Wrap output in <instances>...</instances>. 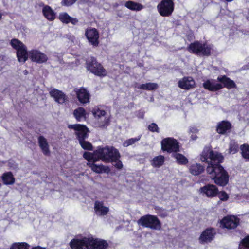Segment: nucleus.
Returning a JSON list of instances; mask_svg holds the SVG:
<instances>
[{
  "label": "nucleus",
  "instance_id": "nucleus-49",
  "mask_svg": "<svg viewBox=\"0 0 249 249\" xmlns=\"http://www.w3.org/2000/svg\"><path fill=\"white\" fill-rule=\"evenodd\" d=\"M224 1L226 2H231L233 1L234 0H223Z\"/></svg>",
  "mask_w": 249,
  "mask_h": 249
},
{
  "label": "nucleus",
  "instance_id": "nucleus-12",
  "mask_svg": "<svg viewBox=\"0 0 249 249\" xmlns=\"http://www.w3.org/2000/svg\"><path fill=\"white\" fill-rule=\"evenodd\" d=\"M220 223L223 228L234 229L239 225L240 219L236 216L230 215L224 216Z\"/></svg>",
  "mask_w": 249,
  "mask_h": 249
},
{
  "label": "nucleus",
  "instance_id": "nucleus-31",
  "mask_svg": "<svg viewBox=\"0 0 249 249\" xmlns=\"http://www.w3.org/2000/svg\"><path fill=\"white\" fill-rule=\"evenodd\" d=\"M164 156L159 155L155 156L150 160V164L154 168H159L164 164Z\"/></svg>",
  "mask_w": 249,
  "mask_h": 249
},
{
  "label": "nucleus",
  "instance_id": "nucleus-16",
  "mask_svg": "<svg viewBox=\"0 0 249 249\" xmlns=\"http://www.w3.org/2000/svg\"><path fill=\"white\" fill-rule=\"evenodd\" d=\"M85 152L84 153L83 156L84 158L88 161V163H87V165L91 169L93 172L98 174L103 173L108 174L110 172V168L108 166L104 165L102 164H95V162H97L98 161H94V160L93 159H88L85 156Z\"/></svg>",
  "mask_w": 249,
  "mask_h": 249
},
{
  "label": "nucleus",
  "instance_id": "nucleus-34",
  "mask_svg": "<svg viewBox=\"0 0 249 249\" xmlns=\"http://www.w3.org/2000/svg\"><path fill=\"white\" fill-rule=\"evenodd\" d=\"M73 115L77 121L80 122L86 117V111L83 107H78L73 111Z\"/></svg>",
  "mask_w": 249,
  "mask_h": 249
},
{
  "label": "nucleus",
  "instance_id": "nucleus-40",
  "mask_svg": "<svg viewBox=\"0 0 249 249\" xmlns=\"http://www.w3.org/2000/svg\"><path fill=\"white\" fill-rule=\"evenodd\" d=\"M239 150V145L237 143V142L235 141L231 142L229 148V152L231 154H235Z\"/></svg>",
  "mask_w": 249,
  "mask_h": 249
},
{
  "label": "nucleus",
  "instance_id": "nucleus-23",
  "mask_svg": "<svg viewBox=\"0 0 249 249\" xmlns=\"http://www.w3.org/2000/svg\"><path fill=\"white\" fill-rule=\"evenodd\" d=\"M40 6H43L42 14L44 17L49 21H53L56 18V13L49 5H44V3L41 2L39 4Z\"/></svg>",
  "mask_w": 249,
  "mask_h": 249
},
{
  "label": "nucleus",
  "instance_id": "nucleus-20",
  "mask_svg": "<svg viewBox=\"0 0 249 249\" xmlns=\"http://www.w3.org/2000/svg\"><path fill=\"white\" fill-rule=\"evenodd\" d=\"M90 249H106L108 246L107 241L90 237Z\"/></svg>",
  "mask_w": 249,
  "mask_h": 249
},
{
  "label": "nucleus",
  "instance_id": "nucleus-48",
  "mask_svg": "<svg viewBox=\"0 0 249 249\" xmlns=\"http://www.w3.org/2000/svg\"><path fill=\"white\" fill-rule=\"evenodd\" d=\"M247 19L249 20V8L248 9V14L247 16Z\"/></svg>",
  "mask_w": 249,
  "mask_h": 249
},
{
  "label": "nucleus",
  "instance_id": "nucleus-33",
  "mask_svg": "<svg viewBox=\"0 0 249 249\" xmlns=\"http://www.w3.org/2000/svg\"><path fill=\"white\" fill-rule=\"evenodd\" d=\"M172 156L176 159L177 163L179 165H185L188 163V159L181 153H175Z\"/></svg>",
  "mask_w": 249,
  "mask_h": 249
},
{
  "label": "nucleus",
  "instance_id": "nucleus-43",
  "mask_svg": "<svg viewBox=\"0 0 249 249\" xmlns=\"http://www.w3.org/2000/svg\"><path fill=\"white\" fill-rule=\"evenodd\" d=\"M148 129L152 132H160V129L158 125L155 123H152L148 126Z\"/></svg>",
  "mask_w": 249,
  "mask_h": 249
},
{
  "label": "nucleus",
  "instance_id": "nucleus-13",
  "mask_svg": "<svg viewBox=\"0 0 249 249\" xmlns=\"http://www.w3.org/2000/svg\"><path fill=\"white\" fill-rule=\"evenodd\" d=\"M69 245L71 249H90V237L73 238L70 241Z\"/></svg>",
  "mask_w": 249,
  "mask_h": 249
},
{
  "label": "nucleus",
  "instance_id": "nucleus-26",
  "mask_svg": "<svg viewBox=\"0 0 249 249\" xmlns=\"http://www.w3.org/2000/svg\"><path fill=\"white\" fill-rule=\"evenodd\" d=\"M205 167L200 163H194L191 164L189 167V171L194 176H199L204 172Z\"/></svg>",
  "mask_w": 249,
  "mask_h": 249
},
{
  "label": "nucleus",
  "instance_id": "nucleus-18",
  "mask_svg": "<svg viewBox=\"0 0 249 249\" xmlns=\"http://www.w3.org/2000/svg\"><path fill=\"white\" fill-rule=\"evenodd\" d=\"M178 87L183 89L189 90L195 86V81L192 77H184L178 82Z\"/></svg>",
  "mask_w": 249,
  "mask_h": 249
},
{
  "label": "nucleus",
  "instance_id": "nucleus-27",
  "mask_svg": "<svg viewBox=\"0 0 249 249\" xmlns=\"http://www.w3.org/2000/svg\"><path fill=\"white\" fill-rule=\"evenodd\" d=\"M94 210L96 213L99 215H106L109 212V208L104 206L103 201L97 200L94 203Z\"/></svg>",
  "mask_w": 249,
  "mask_h": 249
},
{
  "label": "nucleus",
  "instance_id": "nucleus-46",
  "mask_svg": "<svg viewBox=\"0 0 249 249\" xmlns=\"http://www.w3.org/2000/svg\"><path fill=\"white\" fill-rule=\"evenodd\" d=\"M197 138V136L196 135H192L191 136V139L193 140H196Z\"/></svg>",
  "mask_w": 249,
  "mask_h": 249
},
{
  "label": "nucleus",
  "instance_id": "nucleus-11",
  "mask_svg": "<svg viewBox=\"0 0 249 249\" xmlns=\"http://www.w3.org/2000/svg\"><path fill=\"white\" fill-rule=\"evenodd\" d=\"M85 36L89 43L93 47L99 46L100 40V35L98 30L95 28L89 27L85 32Z\"/></svg>",
  "mask_w": 249,
  "mask_h": 249
},
{
  "label": "nucleus",
  "instance_id": "nucleus-17",
  "mask_svg": "<svg viewBox=\"0 0 249 249\" xmlns=\"http://www.w3.org/2000/svg\"><path fill=\"white\" fill-rule=\"evenodd\" d=\"M216 234V231L214 228H206L202 231L198 238L199 243L204 244L211 243L214 239Z\"/></svg>",
  "mask_w": 249,
  "mask_h": 249
},
{
  "label": "nucleus",
  "instance_id": "nucleus-38",
  "mask_svg": "<svg viewBox=\"0 0 249 249\" xmlns=\"http://www.w3.org/2000/svg\"><path fill=\"white\" fill-rule=\"evenodd\" d=\"M79 143L81 147L85 150L92 151L93 149V146L91 143L86 141V139L79 141Z\"/></svg>",
  "mask_w": 249,
  "mask_h": 249
},
{
  "label": "nucleus",
  "instance_id": "nucleus-8",
  "mask_svg": "<svg viewBox=\"0 0 249 249\" xmlns=\"http://www.w3.org/2000/svg\"><path fill=\"white\" fill-rule=\"evenodd\" d=\"M175 9V3L173 0H162L157 5V10L162 17H169L172 15Z\"/></svg>",
  "mask_w": 249,
  "mask_h": 249
},
{
  "label": "nucleus",
  "instance_id": "nucleus-32",
  "mask_svg": "<svg viewBox=\"0 0 249 249\" xmlns=\"http://www.w3.org/2000/svg\"><path fill=\"white\" fill-rule=\"evenodd\" d=\"M124 6L129 10L136 11H141L144 8L142 4L131 0L126 1Z\"/></svg>",
  "mask_w": 249,
  "mask_h": 249
},
{
  "label": "nucleus",
  "instance_id": "nucleus-9",
  "mask_svg": "<svg viewBox=\"0 0 249 249\" xmlns=\"http://www.w3.org/2000/svg\"><path fill=\"white\" fill-rule=\"evenodd\" d=\"M68 127L74 130V134L78 142L89 137V130L86 125L80 124H69Z\"/></svg>",
  "mask_w": 249,
  "mask_h": 249
},
{
  "label": "nucleus",
  "instance_id": "nucleus-30",
  "mask_svg": "<svg viewBox=\"0 0 249 249\" xmlns=\"http://www.w3.org/2000/svg\"><path fill=\"white\" fill-rule=\"evenodd\" d=\"M1 179L3 183L6 185H13L15 182V178L11 171L4 172Z\"/></svg>",
  "mask_w": 249,
  "mask_h": 249
},
{
  "label": "nucleus",
  "instance_id": "nucleus-41",
  "mask_svg": "<svg viewBox=\"0 0 249 249\" xmlns=\"http://www.w3.org/2000/svg\"><path fill=\"white\" fill-rule=\"evenodd\" d=\"M141 139V136H139L136 138H132L128 139L125 141L123 143V145L124 147H128L130 145H131L134 143H135L139 141Z\"/></svg>",
  "mask_w": 249,
  "mask_h": 249
},
{
  "label": "nucleus",
  "instance_id": "nucleus-5",
  "mask_svg": "<svg viewBox=\"0 0 249 249\" xmlns=\"http://www.w3.org/2000/svg\"><path fill=\"white\" fill-rule=\"evenodd\" d=\"M139 225L152 230H160L162 224L156 215L146 214L140 217L137 221Z\"/></svg>",
  "mask_w": 249,
  "mask_h": 249
},
{
  "label": "nucleus",
  "instance_id": "nucleus-2",
  "mask_svg": "<svg viewBox=\"0 0 249 249\" xmlns=\"http://www.w3.org/2000/svg\"><path fill=\"white\" fill-rule=\"evenodd\" d=\"M85 155L88 159H93L94 161L101 160L105 163L115 162L114 166L118 170H121L123 167V163L120 160V153L113 146H98L92 153L86 151Z\"/></svg>",
  "mask_w": 249,
  "mask_h": 249
},
{
  "label": "nucleus",
  "instance_id": "nucleus-28",
  "mask_svg": "<svg viewBox=\"0 0 249 249\" xmlns=\"http://www.w3.org/2000/svg\"><path fill=\"white\" fill-rule=\"evenodd\" d=\"M203 88L210 91H216L223 88L222 84L220 83H215L211 82L210 80H207L203 83Z\"/></svg>",
  "mask_w": 249,
  "mask_h": 249
},
{
  "label": "nucleus",
  "instance_id": "nucleus-50",
  "mask_svg": "<svg viewBox=\"0 0 249 249\" xmlns=\"http://www.w3.org/2000/svg\"><path fill=\"white\" fill-rule=\"evenodd\" d=\"M2 13L0 12V20H1L2 19Z\"/></svg>",
  "mask_w": 249,
  "mask_h": 249
},
{
  "label": "nucleus",
  "instance_id": "nucleus-45",
  "mask_svg": "<svg viewBox=\"0 0 249 249\" xmlns=\"http://www.w3.org/2000/svg\"><path fill=\"white\" fill-rule=\"evenodd\" d=\"M186 37L187 40L189 41H192L193 39H194V36L192 33L187 35Z\"/></svg>",
  "mask_w": 249,
  "mask_h": 249
},
{
  "label": "nucleus",
  "instance_id": "nucleus-44",
  "mask_svg": "<svg viewBox=\"0 0 249 249\" xmlns=\"http://www.w3.org/2000/svg\"><path fill=\"white\" fill-rule=\"evenodd\" d=\"M190 132L193 133H197L198 132V129L196 126L191 127Z\"/></svg>",
  "mask_w": 249,
  "mask_h": 249
},
{
  "label": "nucleus",
  "instance_id": "nucleus-10",
  "mask_svg": "<svg viewBox=\"0 0 249 249\" xmlns=\"http://www.w3.org/2000/svg\"><path fill=\"white\" fill-rule=\"evenodd\" d=\"M91 112L95 118H100L101 117H105L104 120H100L98 122L99 126L100 128H107L110 123V116H106V112L101 109L99 106H95L91 110Z\"/></svg>",
  "mask_w": 249,
  "mask_h": 249
},
{
  "label": "nucleus",
  "instance_id": "nucleus-25",
  "mask_svg": "<svg viewBox=\"0 0 249 249\" xmlns=\"http://www.w3.org/2000/svg\"><path fill=\"white\" fill-rule=\"evenodd\" d=\"M217 80L222 84L223 88H226L228 89L235 88L236 85L235 82L226 75L218 76Z\"/></svg>",
  "mask_w": 249,
  "mask_h": 249
},
{
  "label": "nucleus",
  "instance_id": "nucleus-47",
  "mask_svg": "<svg viewBox=\"0 0 249 249\" xmlns=\"http://www.w3.org/2000/svg\"><path fill=\"white\" fill-rule=\"evenodd\" d=\"M144 113L143 112H141V113H140L139 117L143 119L144 118Z\"/></svg>",
  "mask_w": 249,
  "mask_h": 249
},
{
  "label": "nucleus",
  "instance_id": "nucleus-29",
  "mask_svg": "<svg viewBox=\"0 0 249 249\" xmlns=\"http://www.w3.org/2000/svg\"><path fill=\"white\" fill-rule=\"evenodd\" d=\"M38 141L39 146L43 153L46 156L50 155V151L47 140L43 136H40L38 138Z\"/></svg>",
  "mask_w": 249,
  "mask_h": 249
},
{
  "label": "nucleus",
  "instance_id": "nucleus-42",
  "mask_svg": "<svg viewBox=\"0 0 249 249\" xmlns=\"http://www.w3.org/2000/svg\"><path fill=\"white\" fill-rule=\"evenodd\" d=\"M220 200L222 201H226L228 200L229 198V195L224 191H219L218 190V194L217 196Z\"/></svg>",
  "mask_w": 249,
  "mask_h": 249
},
{
  "label": "nucleus",
  "instance_id": "nucleus-6",
  "mask_svg": "<svg viewBox=\"0 0 249 249\" xmlns=\"http://www.w3.org/2000/svg\"><path fill=\"white\" fill-rule=\"evenodd\" d=\"M86 66L87 70L95 75L104 77L107 75L106 69L93 56H90L86 60Z\"/></svg>",
  "mask_w": 249,
  "mask_h": 249
},
{
  "label": "nucleus",
  "instance_id": "nucleus-14",
  "mask_svg": "<svg viewBox=\"0 0 249 249\" xmlns=\"http://www.w3.org/2000/svg\"><path fill=\"white\" fill-rule=\"evenodd\" d=\"M29 58L32 62L37 64L45 63L48 60L47 55L37 49H32L29 51Z\"/></svg>",
  "mask_w": 249,
  "mask_h": 249
},
{
  "label": "nucleus",
  "instance_id": "nucleus-22",
  "mask_svg": "<svg viewBox=\"0 0 249 249\" xmlns=\"http://www.w3.org/2000/svg\"><path fill=\"white\" fill-rule=\"evenodd\" d=\"M232 128L231 124L228 121H222L219 122L216 126V132L221 135L230 132Z\"/></svg>",
  "mask_w": 249,
  "mask_h": 249
},
{
  "label": "nucleus",
  "instance_id": "nucleus-3",
  "mask_svg": "<svg viewBox=\"0 0 249 249\" xmlns=\"http://www.w3.org/2000/svg\"><path fill=\"white\" fill-rule=\"evenodd\" d=\"M214 46L206 42L195 40L189 44L186 50L191 54L198 56H210L213 51Z\"/></svg>",
  "mask_w": 249,
  "mask_h": 249
},
{
  "label": "nucleus",
  "instance_id": "nucleus-19",
  "mask_svg": "<svg viewBox=\"0 0 249 249\" xmlns=\"http://www.w3.org/2000/svg\"><path fill=\"white\" fill-rule=\"evenodd\" d=\"M78 101L82 104L89 102L90 94L86 88H81L76 91Z\"/></svg>",
  "mask_w": 249,
  "mask_h": 249
},
{
  "label": "nucleus",
  "instance_id": "nucleus-35",
  "mask_svg": "<svg viewBox=\"0 0 249 249\" xmlns=\"http://www.w3.org/2000/svg\"><path fill=\"white\" fill-rule=\"evenodd\" d=\"M240 149L242 158L245 160H249V145L247 143L242 144Z\"/></svg>",
  "mask_w": 249,
  "mask_h": 249
},
{
  "label": "nucleus",
  "instance_id": "nucleus-1",
  "mask_svg": "<svg viewBox=\"0 0 249 249\" xmlns=\"http://www.w3.org/2000/svg\"><path fill=\"white\" fill-rule=\"evenodd\" d=\"M200 159L202 162L207 163V174L216 185L225 187L228 184L229 175L221 165L224 160L221 153L214 151L211 146H206L201 154Z\"/></svg>",
  "mask_w": 249,
  "mask_h": 249
},
{
  "label": "nucleus",
  "instance_id": "nucleus-37",
  "mask_svg": "<svg viewBox=\"0 0 249 249\" xmlns=\"http://www.w3.org/2000/svg\"><path fill=\"white\" fill-rule=\"evenodd\" d=\"M30 245L26 242H18L12 244L10 249H29Z\"/></svg>",
  "mask_w": 249,
  "mask_h": 249
},
{
  "label": "nucleus",
  "instance_id": "nucleus-36",
  "mask_svg": "<svg viewBox=\"0 0 249 249\" xmlns=\"http://www.w3.org/2000/svg\"><path fill=\"white\" fill-rule=\"evenodd\" d=\"M158 87V84L154 83H147L142 84L138 88L140 89L147 90H152L156 89Z\"/></svg>",
  "mask_w": 249,
  "mask_h": 249
},
{
  "label": "nucleus",
  "instance_id": "nucleus-21",
  "mask_svg": "<svg viewBox=\"0 0 249 249\" xmlns=\"http://www.w3.org/2000/svg\"><path fill=\"white\" fill-rule=\"evenodd\" d=\"M58 19L63 24L71 23L76 25L79 22L78 19L76 18L71 17L67 12H61L58 17Z\"/></svg>",
  "mask_w": 249,
  "mask_h": 249
},
{
  "label": "nucleus",
  "instance_id": "nucleus-15",
  "mask_svg": "<svg viewBox=\"0 0 249 249\" xmlns=\"http://www.w3.org/2000/svg\"><path fill=\"white\" fill-rule=\"evenodd\" d=\"M199 192L203 196L211 198L217 196L218 194V188L216 185L208 183L201 187Z\"/></svg>",
  "mask_w": 249,
  "mask_h": 249
},
{
  "label": "nucleus",
  "instance_id": "nucleus-24",
  "mask_svg": "<svg viewBox=\"0 0 249 249\" xmlns=\"http://www.w3.org/2000/svg\"><path fill=\"white\" fill-rule=\"evenodd\" d=\"M50 94L51 97H53L55 102L59 104H63L67 100L66 95L61 91L53 89L50 91Z\"/></svg>",
  "mask_w": 249,
  "mask_h": 249
},
{
  "label": "nucleus",
  "instance_id": "nucleus-7",
  "mask_svg": "<svg viewBox=\"0 0 249 249\" xmlns=\"http://www.w3.org/2000/svg\"><path fill=\"white\" fill-rule=\"evenodd\" d=\"M162 151L168 153H177L180 151V145L178 141L173 137L164 138L161 142Z\"/></svg>",
  "mask_w": 249,
  "mask_h": 249
},
{
  "label": "nucleus",
  "instance_id": "nucleus-4",
  "mask_svg": "<svg viewBox=\"0 0 249 249\" xmlns=\"http://www.w3.org/2000/svg\"><path fill=\"white\" fill-rule=\"evenodd\" d=\"M12 47L16 50V55L18 61L24 63L29 58V52L27 51L26 46L20 40L16 38H13L10 42Z\"/></svg>",
  "mask_w": 249,
  "mask_h": 249
},
{
  "label": "nucleus",
  "instance_id": "nucleus-39",
  "mask_svg": "<svg viewBox=\"0 0 249 249\" xmlns=\"http://www.w3.org/2000/svg\"><path fill=\"white\" fill-rule=\"evenodd\" d=\"M238 249H249V234L240 241Z\"/></svg>",
  "mask_w": 249,
  "mask_h": 249
},
{
  "label": "nucleus",
  "instance_id": "nucleus-51",
  "mask_svg": "<svg viewBox=\"0 0 249 249\" xmlns=\"http://www.w3.org/2000/svg\"><path fill=\"white\" fill-rule=\"evenodd\" d=\"M1 183H0V187L1 186Z\"/></svg>",
  "mask_w": 249,
  "mask_h": 249
}]
</instances>
